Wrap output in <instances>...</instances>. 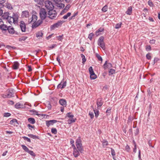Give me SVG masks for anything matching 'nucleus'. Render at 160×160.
Returning a JSON list of instances; mask_svg holds the SVG:
<instances>
[{
  "instance_id": "nucleus-1",
  "label": "nucleus",
  "mask_w": 160,
  "mask_h": 160,
  "mask_svg": "<svg viewBox=\"0 0 160 160\" xmlns=\"http://www.w3.org/2000/svg\"><path fill=\"white\" fill-rule=\"evenodd\" d=\"M38 17L35 15H32L31 19H29L28 22L29 23L33 22L32 25L33 28H36L41 25L42 23V19L39 20L36 22Z\"/></svg>"
},
{
  "instance_id": "nucleus-2",
  "label": "nucleus",
  "mask_w": 160,
  "mask_h": 160,
  "mask_svg": "<svg viewBox=\"0 0 160 160\" xmlns=\"http://www.w3.org/2000/svg\"><path fill=\"white\" fill-rule=\"evenodd\" d=\"M18 15L17 13H13L12 17L10 16L7 19L8 22L11 24L14 23L15 24L17 21Z\"/></svg>"
},
{
  "instance_id": "nucleus-3",
  "label": "nucleus",
  "mask_w": 160,
  "mask_h": 160,
  "mask_svg": "<svg viewBox=\"0 0 160 160\" xmlns=\"http://www.w3.org/2000/svg\"><path fill=\"white\" fill-rule=\"evenodd\" d=\"M81 142L82 141L80 138L79 137L76 140V145L78 151L81 153H82L83 151V148Z\"/></svg>"
},
{
  "instance_id": "nucleus-4",
  "label": "nucleus",
  "mask_w": 160,
  "mask_h": 160,
  "mask_svg": "<svg viewBox=\"0 0 160 160\" xmlns=\"http://www.w3.org/2000/svg\"><path fill=\"white\" fill-rule=\"evenodd\" d=\"M44 5L45 7L49 10H53L54 6L52 3L49 0L46 1L44 2Z\"/></svg>"
},
{
  "instance_id": "nucleus-5",
  "label": "nucleus",
  "mask_w": 160,
  "mask_h": 160,
  "mask_svg": "<svg viewBox=\"0 0 160 160\" xmlns=\"http://www.w3.org/2000/svg\"><path fill=\"white\" fill-rule=\"evenodd\" d=\"M48 15V17L51 19H54L57 15L56 11L53 10H49Z\"/></svg>"
},
{
  "instance_id": "nucleus-6",
  "label": "nucleus",
  "mask_w": 160,
  "mask_h": 160,
  "mask_svg": "<svg viewBox=\"0 0 160 160\" xmlns=\"http://www.w3.org/2000/svg\"><path fill=\"white\" fill-rule=\"evenodd\" d=\"M39 14L41 19L44 20L46 17L47 14V12L45 9L42 8L40 9Z\"/></svg>"
},
{
  "instance_id": "nucleus-7",
  "label": "nucleus",
  "mask_w": 160,
  "mask_h": 160,
  "mask_svg": "<svg viewBox=\"0 0 160 160\" xmlns=\"http://www.w3.org/2000/svg\"><path fill=\"white\" fill-rule=\"evenodd\" d=\"M104 38L103 37H100L98 40V45L103 49H105V44L104 42Z\"/></svg>"
},
{
  "instance_id": "nucleus-8",
  "label": "nucleus",
  "mask_w": 160,
  "mask_h": 160,
  "mask_svg": "<svg viewBox=\"0 0 160 160\" xmlns=\"http://www.w3.org/2000/svg\"><path fill=\"white\" fill-rule=\"evenodd\" d=\"M20 26L22 31V32H25L26 29L25 23L23 21H21L20 22Z\"/></svg>"
},
{
  "instance_id": "nucleus-9",
  "label": "nucleus",
  "mask_w": 160,
  "mask_h": 160,
  "mask_svg": "<svg viewBox=\"0 0 160 160\" xmlns=\"http://www.w3.org/2000/svg\"><path fill=\"white\" fill-rule=\"evenodd\" d=\"M57 121L55 120H52L46 121V125L48 127H49L50 125H52L54 123L57 122Z\"/></svg>"
},
{
  "instance_id": "nucleus-10",
  "label": "nucleus",
  "mask_w": 160,
  "mask_h": 160,
  "mask_svg": "<svg viewBox=\"0 0 160 160\" xmlns=\"http://www.w3.org/2000/svg\"><path fill=\"white\" fill-rule=\"evenodd\" d=\"M8 27L5 24H1L0 25V29L2 30V32H4V31L5 32L7 31L8 29Z\"/></svg>"
},
{
  "instance_id": "nucleus-11",
  "label": "nucleus",
  "mask_w": 160,
  "mask_h": 160,
  "mask_svg": "<svg viewBox=\"0 0 160 160\" xmlns=\"http://www.w3.org/2000/svg\"><path fill=\"white\" fill-rule=\"evenodd\" d=\"M112 65L110 63H108L107 61H106L103 65V67L104 69H106L108 68H109L112 67Z\"/></svg>"
},
{
  "instance_id": "nucleus-12",
  "label": "nucleus",
  "mask_w": 160,
  "mask_h": 160,
  "mask_svg": "<svg viewBox=\"0 0 160 160\" xmlns=\"http://www.w3.org/2000/svg\"><path fill=\"white\" fill-rule=\"evenodd\" d=\"M6 93L8 95V98H10L13 97V90L11 89L8 90L6 91Z\"/></svg>"
},
{
  "instance_id": "nucleus-13",
  "label": "nucleus",
  "mask_w": 160,
  "mask_h": 160,
  "mask_svg": "<svg viewBox=\"0 0 160 160\" xmlns=\"http://www.w3.org/2000/svg\"><path fill=\"white\" fill-rule=\"evenodd\" d=\"M97 104L98 106L97 108L99 109L103 104L102 100L101 98H98L97 99Z\"/></svg>"
},
{
  "instance_id": "nucleus-14",
  "label": "nucleus",
  "mask_w": 160,
  "mask_h": 160,
  "mask_svg": "<svg viewBox=\"0 0 160 160\" xmlns=\"http://www.w3.org/2000/svg\"><path fill=\"white\" fill-rule=\"evenodd\" d=\"M19 64L18 62H15L13 63L12 68L14 69H17L18 68Z\"/></svg>"
},
{
  "instance_id": "nucleus-15",
  "label": "nucleus",
  "mask_w": 160,
  "mask_h": 160,
  "mask_svg": "<svg viewBox=\"0 0 160 160\" xmlns=\"http://www.w3.org/2000/svg\"><path fill=\"white\" fill-rule=\"evenodd\" d=\"M73 154L74 156L76 158L77 157L80 155L79 151L77 150V148H75V149H73Z\"/></svg>"
},
{
  "instance_id": "nucleus-16",
  "label": "nucleus",
  "mask_w": 160,
  "mask_h": 160,
  "mask_svg": "<svg viewBox=\"0 0 160 160\" xmlns=\"http://www.w3.org/2000/svg\"><path fill=\"white\" fill-rule=\"evenodd\" d=\"M29 16V12L27 11H24L22 12V17L23 18H28Z\"/></svg>"
},
{
  "instance_id": "nucleus-17",
  "label": "nucleus",
  "mask_w": 160,
  "mask_h": 160,
  "mask_svg": "<svg viewBox=\"0 0 160 160\" xmlns=\"http://www.w3.org/2000/svg\"><path fill=\"white\" fill-rule=\"evenodd\" d=\"M59 103L63 107H65L66 105V101L64 99H60L59 101Z\"/></svg>"
},
{
  "instance_id": "nucleus-18",
  "label": "nucleus",
  "mask_w": 160,
  "mask_h": 160,
  "mask_svg": "<svg viewBox=\"0 0 160 160\" xmlns=\"http://www.w3.org/2000/svg\"><path fill=\"white\" fill-rule=\"evenodd\" d=\"M43 33L41 31H39L36 33V37L39 39H41L42 38Z\"/></svg>"
},
{
  "instance_id": "nucleus-19",
  "label": "nucleus",
  "mask_w": 160,
  "mask_h": 160,
  "mask_svg": "<svg viewBox=\"0 0 160 160\" xmlns=\"http://www.w3.org/2000/svg\"><path fill=\"white\" fill-rule=\"evenodd\" d=\"M10 123L14 126H17V124H18V123L17 122V120L16 119H13L11 120L10 122Z\"/></svg>"
},
{
  "instance_id": "nucleus-20",
  "label": "nucleus",
  "mask_w": 160,
  "mask_h": 160,
  "mask_svg": "<svg viewBox=\"0 0 160 160\" xmlns=\"http://www.w3.org/2000/svg\"><path fill=\"white\" fill-rule=\"evenodd\" d=\"M8 32L10 34H13L15 32V31L14 29V28L12 27H8Z\"/></svg>"
},
{
  "instance_id": "nucleus-21",
  "label": "nucleus",
  "mask_w": 160,
  "mask_h": 160,
  "mask_svg": "<svg viewBox=\"0 0 160 160\" xmlns=\"http://www.w3.org/2000/svg\"><path fill=\"white\" fill-rule=\"evenodd\" d=\"M15 107L16 108H22L23 107V105L22 104L18 102L15 105Z\"/></svg>"
},
{
  "instance_id": "nucleus-22",
  "label": "nucleus",
  "mask_w": 160,
  "mask_h": 160,
  "mask_svg": "<svg viewBox=\"0 0 160 160\" xmlns=\"http://www.w3.org/2000/svg\"><path fill=\"white\" fill-rule=\"evenodd\" d=\"M9 12H5V13H4L3 14V15H2V18L4 19H5L7 20L8 18H9V17H10V16H9Z\"/></svg>"
},
{
  "instance_id": "nucleus-23",
  "label": "nucleus",
  "mask_w": 160,
  "mask_h": 160,
  "mask_svg": "<svg viewBox=\"0 0 160 160\" xmlns=\"http://www.w3.org/2000/svg\"><path fill=\"white\" fill-rule=\"evenodd\" d=\"M132 8L131 6L129 7L128 10L126 11V13L127 14L130 15L132 13Z\"/></svg>"
},
{
  "instance_id": "nucleus-24",
  "label": "nucleus",
  "mask_w": 160,
  "mask_h": 160,
  "mask_svg": "<svg viewBox=\"0 0 160 160\" xmlns=\"http://www.w3.org/2000/svg\"><path fill=\"white\" fill-rule=\"evenodd\" d=\"M70 7V5H67L64 9L62 11L61 14H63L64 12H66L69 9V8Z\"/></svg>"
},
{
  "instance_id": "nucleus-25",
  "label": "nucleus",
  "mask_w": 160,
  "mask_h": 160,
  "mask_svg": "<svg viewBox=\"0 0 160 160\" xmlns=\"http://www.w3.org/2000/svg\"><path fill=\"white\" fill-rule=\"evenodd\" d=\"M28 121L30 123L32 124H33L35 123V120L33 118H28Z\"/></svg>"
},
{
  "instance_id": "nucleus-26",
  "label": "nucleus",
  "mask_w": 160,
  "mask_h": 160,
  "mask_svg": "<svg viewBox=\"0 0 160 160\" xmlns=\"http://www.w3.org/2000/svg\"><path fill=\"white\" fill-rule=\"evenodd\" d=\"M5 6L9 9H12L13 8L11 4L9 3H5Z\"/></svg>"
},
{
  "instance_id": "nucleus-27",
  "label": "nucleus",
  "mask_w": 160,
  "mask_h": 160,
  "mask_svg": "<svg viewBox=\"0 0 160 160\" xmlns=\"http://www.w3.org/2000/svg\"><path fill=\"white\" fill-rule=\"evenodd\" d=\"M35 2L39 5H42L43 4L44 0H34Z\"/></svg>"
},
{
  "instance_id": "nucleus-28",
  "label": "nucleus",
  "mask_w": 160,
  "mask_h": 160,
  "mask_svg": "<svg viewBox=\"0 0 160 160\" xmlns=\"http://www.w3.org/2000/svg\"><path fill=\"white\" fill-rule=\"evenodd\" d=\"M75 119L72 118H70L68 120V124H71L75 122Z\"/></svg>"
},
{
  "instance_id": "nucleus-29",
  "label": "nucleus",
  "mask_w": 160,
  "mask_h": 160,
  "mask_svg": "<svg viewBox=\"0 0 160 160\" xmlns=\"http://www.w3.org/2000/svg\"><path fill=\"white\" fill-rule=\"evenodd\" d=\"M90 78L91 79H95L97 78V76L94 73L90 74Z\"/></svg>"
},
{
  "instance_id": "nucleus-30",
  "label": "nucleus",
  "mask_w": 160,
  "mask_h": 160,
  "mask_svg": "<svg viewBox=\"0 0 160 160\" xmlns=\"http://www.w3.org/2000/svg\"><path fill=\"white\" fill-rule=\"evenodd\" d=\"M71 15V13L70 12H68L67 14L66 15H64L63 17V18L64 19H67Z\"/></svg>"
},
{
  "instance_id": "nucleus-31",
  "label": "nucleus",
  "mask_w": 160,
  "mask_h": 160,
  "mask_svg": "<svg viewBox=\"0 0 160 160\" xmlns=\"http://www.w3.org/2000/svg\"><path fill=\"white\" fill-rule=\"evenodd\" d=\"M33 112L34 114H36V115H38L39 117L43 116V115L42 114H38V112L36 110H33Z\"/></svg>"
},
{
  "instance_id": "nucleus-32",
  "label": "nucleus",
  "mask_w": 160,
  "mask_h": 160,
  "mask_svg": "<svg viewBox=\"0 0 160 160\" xmlns=\"http://www.w3.org/2000/svg\"><path fill=\"white\" fill-rule=\"evenodd\" d=\"M104 29L103 28H100L98 31L96 32V34L97 36H98L99 35V32H102L103 30Z\"/></svg>"
},
{
  "instance_id": "nucleus-33",
  "label": "nucleus",
  "mask_w": 160,
  "mask_h": 160,
  "mask_svg": "<svg viewBox=\"0 0 160 160\" xmlns=\"http://www.w3.org/2000/svg\"><path fill=\"white\" fill-rule=\"evenodd\" d=\"M23 149L26 152H28L29 150L28 148L25 145H22L21 146Z\"/></svg>"
},
{
  "instance_id": "nucleus-34",
  "label": "nucleus",
  "mask_w": 160,
  "mask_h": 160,
  "mask_svg": "<svg viewBox=\"0 0 160 160\" xmlns=\"http://www.w3.org/2000/svg\"><path fill=\"white\" fill-rule=\"evenodd\" d=\"M111 154L113 156V158L114 159H115L114 158V156L115 155V152L113 149L112 148H111Z\"/></svg>"
},
{
  "instance_id": "nucleus-35",
  "label": "nucleus",
  "mask_w": 160,
  "mask_h": 160,
  "mask_svg": "<svg viewBox=\"0 0 160 160\" xmlns=\"http://www.w3.org/2000/svg\"><path fill=\"white\" fill-rule=\"evenodd\" d=\"M115 70L113 69H110L109 71V75H111L114 74L115 72Z\"/></svg>"
},
{
  "instance_id": "nucleus-36",
  "label": "nucleus",
  "mask_w": 160,
  "mask_h": 160,
  "mask_svg": "<svg viewBox=\"0 0 160 160\" xmlns=\"http://www.w3.org/2000/svg\"><path fill=\"white\" fill-rule=\"evenodd\" d=\"M95 114V116L96 118H97L99 115V111L98 110H93Z\"/></svg>"
},
{
  "instance_id": "nucleus-37",
  "label": "nucleus",
  "mask_w": 160,
  "mask_h": 160,
  "mask_svg": "<svg viewBox=\"0 0 160 160\" xmlns=\"http://www.w3.org/2000/svg\"><path fill=\"white\" fill-rule=\"evenodd\" d=\"M81 57L82 58V63L84 64L86 61L85 56L84 55L82 54L81 55Z\"/></svg>"
},
{
  "instance_id": "nucleus-38",
  "label": "nucleus",
  "mask_w": 160,
  "mask_h": 160,
  "mask_svg": "<svg viewBox=\"0 0 160 160\" xmlns=\"http://www.w3.org/2000/svg\"><path fill=\"white\" fill-rule=\"evenodd\" d=\"M96 55L97 58H98V60L101 61V62H102V57L99 55L98 53H96Z\"/></svg>"
},
{
  "instance_id": "nucleus-39",
  "label": "nucleus",
  "mask_w": 160,
  "mask_h": 160,
  "mask_svg": "<svg viewBox=\"0 0 160 160\" xmlns=\"http://www.w3.org/2000/svg\"><path fill=\"white\" fill-rule=\"evenodd\" d=\"M108 142L107 141L104 140L102 141V145L104 147H105L108 145Z\"/></svg>"
},
{
  "instance_id": "nucleus-40",
  "label": "nucleus",
  "mask_w": 160,
  "mask_h": 160,
  "mask_svg": "<svg viewBox=\"0 0 160 160\" xmlns=\"http://www.w3.org/2000/svg\"><path fill=\"white\" fill-rule=\"evenodd\" d=\"M108 9V7L107 5H105L102 9V11L104 12H106Z\"/></svg>"
},
{
  "instance_id": "nucleus-41",
  "label": "nucleus",
  "mask_w": 160,
  "mask_h": 160,
  "mask_svg": "<svg viewBox=\"0 0 160 160\" xmlns=\"http://www.w3.org/2000/svg\"><path fill=\"white\" fill-rule=\"evenodd\" d=\"M51 132L53 134H56L57 132L56 129L54 128H52L51 129Z\"/></svg>"
},
{
  "instance_id": "nucleus-42",
  "label": "nucleus",
  "mask_w": 160,
  "mask_h": 160,
  "mask_svg": "<svg viewBox=\"0 0 160 160\" xmlns=\"http://www.w3.org/2000/svg\"><path fill=\"white\" fill-rule=\"evenodd\" d=\"M89 71L90 74H93L94 73L92 67H89Z\"/></svg>"
},
{
  "instance_id": "nucleus-43",
  "label": "nucleus",
  "mask_w": 160,
  "mask_h": 160,
  "mask_svg": "<svg viewBox=\"0 0 160 160\" xmlns=\"http://www.w3.org/2000/svg\"><path fill=\"white\" fill-rule=\"evenodd\" d=\"M64 4L62 3H60L57 5V6L60 8H63L64 7Z\"/></svg>"
},
{
  "instance_id": "nucleus-44",
  "label": "nucleus",
  "mask_w": 160,
  "mask_h": 160,
  "mask_svg": "<svg viewBox=\"0 0 160 160\" xmlns=\"http://www.w3.org/2000/svg\"><path fill=\"white\" fill-rule=\"evenodd\" d=\"M63 35H62L61 36H58L56 37V38L57 39L60 41H62V39H63L62 37Z\"/></svg>"
},
{
  "instance_id": "nucleus-45",
  "label": "nucleus",
  "mask_w": 160,
  "mask_h": 160,
  "mask_svg": "<svg viewBox=\"0 0 160 160\" xmlns=\"http://www.w3.org/2000/svg\"><path fill=\"white\" fill-rule=\"evenodd\" d=\"M30 154L33 156H35V154L32 151L29 150L28 152Z\"/></svg>"
},
{
  "instance_id": "nucleus-46",
  "label": "nucleus",
  "mask_w": 160,
  "mask_h": 160,
  "mask_svg": "<svg viewBox=\"0 0 160 160\" xmlns=\"http://www.w3.org/2000/svg\"><path fill=\"white\" fill-rule=\"evenodd\" d=\"M111 112V108H108L106 111L107 115H109L110 114Z\"/></svg>"
},
{
  "instance_id": "nucleus-47",
  "label": "nucleus",
  "mask_w": 160,
  "mask_h": 160,
  "mask_svg": "<svg viewBox=\"0 0 160 160\" xmlns=\"http://www.w3.org/2000/svg\"><path fill=\"white\" fill-rule=\"evenodd\" d=\"M67 116L68 117L70 118H71L73 117V115H72L71 113L69 112L67 113Z\"/></svg>"
},
{
  "instance_id": "nucleus-48",
  "label": "nucleus",
  "mask_w": 160,
  "mask_h": 160,
  "mask_svg": "<svg viewBox=\"0 0 160 160\" xmlns=\"http://www.w3.org/2000/svg\"><path fill=\"white\" fill-rule=\"evenodd\" d=\"M66 84L67 82L66 81H63L62 83V88H64L66 86Z\"/></svg>"
},
{
  "instance_id": "nucleus-49",
  "label": "nucleus",
  "mask_w": 160,
  "mask_h": 160,
  "mask_svg": "<svg viewBox=\"0 0 160 160\" xmlns=\"http://www.w3.org/2000/svg\"><path fill=\"white\" fill-rule=\"evenodd\" d=\"M11 115V114L8 112L7 113H5L4 114V117H8L10 116Z\"/></svg>"
},
{
  "instance_id": "nucleus-50",
  "label": "nucleus",
  "mask_w": 160,
  "mask_h": 160,
  "mask_svg": "<svg viewBox=\"0 0 160 160\" xmlns=\"http://www.w3.org/2000/svg\"><path fill=\"white\" fill-rule=\"evenodd\" d=\"M27 38L26 37H22L19 38V41H25Z\"/></svg>"
},
{
  "instance_id": "nucleus-51",
  "label": "nucleus",
  "mask_w": 160,
  "mask_h": 160,
  "mask_svg": "<svg viewBox=\"0 0 160 160\" xmlns=\"http://www.w3.org/2000/svg\"><path fill=\"white\" fill-rule=\"evenodd\" d=\"M89 114L91 119H92L94 117V114L92 112H89Z\"/></svg>"
},
{
  "instance_id": "nucleus-52",
  "label": "nucleus",
  "mask_w": 160,
  "mask_h": 160,
  "mask_svg": "<svg viewBox=\"0 0 160 160\" xmlns=\"http://www.w3.org/2000/svg\"><path fill=\"white\" fill-rule=\"evenodd\" d=\"M28 136L30 138H33V139H35L37 137L35 135H34L32 134H28Z\"/></svg>"
},
{
  "instance_id": "nucleus-53",
  "label": "nucleus",
  "mask_w": 160,
  "mask_h": 160,
  "mask_svg": "<svg viewBox=\"0 0 160 160\" xmlns=\"http://www.w3.org/2000/svg\"><path fill=\"white\" fill-rule=\"evenodd\" d=\"M23 138L24 139V140H26L28 142H30L31 141L30 140V139L29 138H28V137H23Z\"/></svg>"
},
{
  "instance_id": "nucleus-54",
  "label": "nucleus",
  "mask_w": 160,
  "mask_h": 160,
  "mask_svg": "<svg viewBox=\"0 0 160 160\" xmlns=\"http://www.w3.org/2000/svg\"><path fill=\"white\" fill-rule=\"evenodd\" d=\"M94 34L92 33H91L89 34L88 38L90 40H91L92 38V37L93 36Z\"/></svg>"
},
{
  "instance_id": "nucleus-55",
  "label": "nucleus",
  "mask_w": 160,
  "mask_h": 160,
  "mask_svg": "<svg viewBox=\"0 0 160 160\" xmlns=\"http://www.w3.org/2000/svg\"><path fill=\"white\" fill-rule=\"evenodd\" d=\"M121 23L117 24L115 26V28L117 29L120 28L121 27Z\"/></svg>"
},
{
  "instance_id": "nucleus-56",
  "label": "nucleus",
  "mask_w": 160,
  "mask_h": 160,
  "mask_svg": "<svg viewBox=\"0 0 160 160\" xmlns=\"http://www.w3.org/2000/svg\"><path fill=\"white\" fill-rule=\"evenodd\" d=\"M133 142H134V148L133 149V152H136V149H137V148H136V144L135 142H134V141H133Z\"/></svg>"
},
{
  "instance_id": "nucleus-57",
  "label": "nucleus",
  "mask_w": 160,
  "mask_h": 160,
  "mask_svg": "<svg viewBox=\"0 0 160 160\" xmlns=\"http://www.w3.org/2000/svg\"><path fill=\"white\" fill-rule=\"evenodd\" d=\"M146 58L148 59H151V56L150 55V53H148V54L146 55Z\"/></svg>"
},
{
  "instance_id": "nucleus-58",
  "label": "nucleus",
  "mask_w": 160,
  "mask_h": 160,
  "mask_svg": "<svg viewBox=\"0 0 160 160\" xmlns=\"http://www.w3.org/2000/svg\"><path fill=\"white\" fill-rule=\"evenodd\" d=\"M62 82L61 81V83L58 85V86H57V88H60L61 89L63 88H62Z\"/></svg>"
},
{
  "instance_id": "nucleus-59",
  "label": "nucleus",
  "mask_w": 160,
  "mask_h": 160,
  "mask_svg": "<svg viewBox=\"0 0 160 160\" xmlns=\"http://www.w3.org/2000/svg\"><path fill=\"white\" fill-rule=\"evenodd\" d=\"M148 5L150 7H152L153 6V4L152 2L150 0H149L148 1Z\"/></svg>"
},
{
  "instance_id": "nucleus-60",
  "label": "nucleus",
  "mask_w": 160,
  "mask_h": 160,
  "mask_svg": "<svg viewBox=\"0 0 160 160\" xmlns=\"http://www.w3.org/2000/svg\"><path fill=\"white\" fill-rule=\"evenodd\" d=\"M125 149L127 152L129 151L130 149V147L128 145H127L125 146Z\"/></svg>"
},
{
  "instance_id": "nucleus-61",
  "label": "nucleus",
  "mask_w": 160,
  "mask_h": 160,
  "mask_svg": "<svg viewBox=\"0 0 160 160\" xmlns=\"http://www.w3.org/2000/svg\"><path fill=\"white\" fill-rule=\"evenodd\" d=\"M57 46V45L56 44H52V46H49L48 48L50 49H52L54 48L55 47Z\"/></svg>"
},
{
  "instance_id": "nucleus-62",
  "label": "nucleus",
  "mask_w": 160,
  "mask_h": 160,
  "mask_svg": "<svg viewBox=\"0 0 160 160\" xmlns=\"http://www.w3.org/2000/svg\"><path fill=\"white\" fill-rule=\"evenodd\" d=\"M28 127L29 129L31 130V128H34V126H32L30 124H28Z\"/></svg>"
},
{
  "instance_id": "nucleus-63",
  "label": "nucleus",
  "mask_w": 160,
  "mask_h": 160,
  "mask_svg": "<svg viewBox=\"0 0 160 160\" xmlns=\"http://www.w3.org/2000/svg\"><path fill=\"white\" fill-rule=\"evenodd\" d=\"M2 96L4 98H8V95L7 93L6 92V93L5 94H2Z\"/></svg>"
},
{
  "instance_id": "nucleus-64",
  "label": "nucleus",
  "mask_w": 160,
  "mask_h": 160,
  "mask_svg": "<svg viewBox=\"0 0 160 160\" xmlns=\"http://www.w3.org/2000/svg\"><path fill=\"white\" fill-rule=\"evenodd\" d=\"M151 47L150 46H147L146 48V51H148L151 50Z\"/></svg>"
}]
</instances>
